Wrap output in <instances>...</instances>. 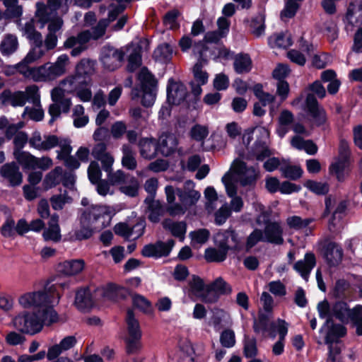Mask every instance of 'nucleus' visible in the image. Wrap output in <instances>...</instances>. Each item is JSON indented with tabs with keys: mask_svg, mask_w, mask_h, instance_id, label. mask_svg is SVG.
Wrapping results in <instances>:
<instances>
[{
	"mask_svg": "<svg viewBox=\"0 0 362 362\" xmlns=\"http://www.w3.org/2000/svg\"><path fill=\"white\" fill-rule=\"evenodd\" d=\"M141 156L146 159H152L155 157L157 147L154 140L151 138H143L139 141Z\"/></svg>",
	"mask_w": 362,
	"mask_h": 362,
	"instance_id": "e433bc0d",
	"label": "nucleus"
},
{
	"mask_svg": "<svg viewBox=\"0 0 362 362\" xmlns=\"http://www.w3.org/2000/svg\"><path fill=\"white\" fill-rule=\"evenodd\" d=\"M313 221V218H302L298 216H292L286 218V223L290 228L296 230L304 229Z\"/></svg>",
	"mask_w": 362,
	"mask_h": 362,
	"instance_id": "680f3d73",
	"label": "nucleus"
},
{
	"mask_svg": "<svg viewBox=\"0 0 362 362\" xmlns=\"http://www.w3.org/2000/svg\"><path fill=\"white\" fill-rule=\"evenodd\" d=\"M275 330L279 333L280 339H285L288 332V324L281 319H278L276 322L271 323L269 332L272 339L276 337Z\"/></svg>",
	"mask_w": 362,
	"mask_h": 362,
	"instance_id": "e2e57ef3",
	"label": "nucleus"
},
{
	"mask_svg": "<svg viewBox=\"0 0 362 362\" xmlns=\"http://www.w3.org/2000/svg\"><path fill=\"white\" fill-rule=\"evenodd\" d=\"M165 194L167 202V212L171 216H181L194 206L201 198V194L195 189V184L187 180L182 188L166 185Z\"/></svg>",
	"mask_w": 362,
	"mask_h": 362,
	"instance_id": "f257e3e1",
	"label": "nucleus"
},
{
	"mask_svg": "<svg viewBox=\"0 0 362 362\" xmlns=\"http://www.w3.org/2000/svg\"><path fill=\"white\" fill-rule=\"evenodd\" d=\"M319 316L321 318H327L329 320L335 317L343 323H349L351 320L352 309H350L346 302L337 301L329 305L326 300L320 302L317 305Z\"/></svg>",
	"mask_w": 362,
	"mask_h": 362,
	"instance_id": "0eeeda50",
	"label": "nucleus"
},
{
	"mask_svg": "<svg viewBox=\"0 0 362 362\" xmlns=\"http://www.w3.org/2000/svg\"><path fill=\"white\" fill-rule=\"evenodd\" d=\"M346 334V329L341 325H333L328 330L325 337V343L329 346H332L339 338L343 337Z\"/></svg>",
	"mask_w": 362,
	"mask_h": 362,
	"instance_id": "8fccbe9b",
	"label": "nucleus"
},
{
	"mask_svg": "<svg viewBox=\"0 0 362 362\" xmlns=\"http://www.w3.org/2000/svg\"><path fill=\"white\" fill-rule=\"evenodd\" d=\"M72 118L74 125L76 128L85 127L89 121L88 115L85 114L84 107L81 105H76L73 108Z\"/></svg>",
	"mask_w": 362,
	"mask_h": 362,
	"instance_id": "864d4df0",
	"label": "nucleus"
},
{
	"mask_svg": "<svg viewBox=\"0 0 362 362\" xmlns=\"http://www.w3.org/2000/svg\"><path fill=\"white\" fill-rule=\"evenodd\" d=\"M65 92L66 90L62 86L59 88H55L51 92V98L53 102H57L59 104L60 110L62 112L67 113L70 110L71 100L70 98L64 97Z\"/></svg>",
	"mask_w": 362,
	"mask_h": 362,
	"instance_id": "c9c22d12",
	"label": "nucleus"
},
{
	"mask_svg": "<svg viewBox=\"0 0 362 362\" xmlns=\"http://www.w3.org/2000/svg\"><path fill=\"white\" fill-rule=\"evenodd\" d=\"M43 54L42 46L35 45V47L27 54L21 62L16 65L15 68H25L40 59Z\"/></svg>",
	"mask_w": 362,
	"mask_h": 362,
	"instance_id": "603ef678",
	"label": "nucleus"
},
{
	"mask_svg": "<svg viewBox=\"0 0 362 362\" xmlns=\"http://www.w3.org/2000/svg\"><path fill=\"white\" fill-rule=\"evenodd\" d=\"M145 202L148 204L147 214L148 220L154 223H158L160 218L167 211V208L165 209L159 200L146 199Z\"/></svg>",
	"mask_w": 362,
	"mask_h": 362,
	"instance_id": "7c9ffc66",
	"label": "nucleus"
},
{
	"mask_svg": "<svg viewBox=\"0 0 362 362\" xmlns=\"http://www.w3.org/2000/svg\"><path fill=\"white\" fill-rule=\"evenodd\" d=\"M4 103L11 105L13 107L23 106L26 103V95L23 91L11 93L4 91L2 94Z\"/></svg>",
	"mask_w": 362,
	"mask_h": 362,
	"instance_id": "c03bdc74",
	"label": "nucleus"
},
{
	"mask_svg": "<svg viewBox=\"0 0 362 362\" xmlns=\"http://www.w3.org/2000/svg\"><path fill=\"white\" fill-rule=\"evenodd\" d=\"M18 47V40L15 35L7 34L0 44V51L3 55H11Z\"/></svg>",
	"mask_w": 362,
	"mask_h": 362,
	"instance_id": "58836bf2",
	"label": "nucleus"
},
{
	"mask_svg": "<svg viewBox=\"0 0 362 362\" xmlns=\"http://www.w3.org/2000/svg\"><path fill=\"white\" fill-rule=\"evenodd\" d=\"M247 23L250 33L255 37H259L264 35L265 18L262 14H258L252 18L250 21H245Z\"/></svg>",
	"mask_w": 362,
	"mask_h": 362,
	"instance_id": "f704fd0d",
	"label": "nucleus"
},
{
	"mask_svg": "<svg viewBox=\"0 0 362 362\" xmlns=\"http://www.w3.org/2000/svg\"><path fill=\"white\" fill-rule=\"evenodd\" d=\"M139 187L138 180L135 177L129 176L124 184L120 186L119 190L127 196L135 197L138 194Z\"/></svg>",
	"mask_w": 362,
	"mask_h": 362,
	"instance_id": "bf43d9fd",
	"label": "nucleus"
},
{
	"mask_svg": "<svg viewBox=\"0 0 362 362\" xmlns=\"http://www.w3.org/2000/svg\"><path fill=\"white\" fill-rule=\"evenodd\" d=\"M280 172L284 177L293 180L299 179L303 175V170L300 166L291 165L285 160H282Z\"/></svg>",
	"mask_w": 362,
	"mask_h": 362,
	"instance_id": "ea45409f",
	"label": "nucleus"
},
{
	"mask_svg": "<svg viewBox=\"0 0 362 362\" xmlns=\"http://www.w3.org/2000/svg\"><path fill=\"white\" fill-rule=\"evenodd\" d=\"M85 268V262L82 259H70L59 264L58 272L65 276H75Z\"/></svg>",
	"mask_w": 362,
	"mask_h": 362,
	"instance_id": "bb28decb",
	"label": "nucleus"
},
{
	"mask_svg": "<svg viewBox=\"0 0 362 362\" xmlns=\"http://www.w3.org/2000/svg\"><path fill=\"white\" fill-rule=\"evenodd\" d=\"M13 156L18 163L24 169L34 170L36 164V157L27 151H13Z\"/></svg>",
	"mask_w": 362,
	"mask_h": 362,
	"instance_id": "79ce46f5",
	"label": "nucleus"
},
{
	"mask_svg": "<svg viewBox=\"0 0 362 362\" xmlns=\"http://www.w3.org/2000/svg\"><path fill=\"white\" fill-rule=\"evenodd\" d=\"M231 291L230 286L221 277L217 278L214 281L208 285V292H212L217 295L218 299L221 295H228Z\"/></svg>",
	"mask_w": 362,
	"mask_h": 362,
	"instance_id": "37998d69",
	"label": "nucleus"
},
{
	"mask_svg": "<svg viewBox=\"0 0 362 362\" xmlns=\"http://www.w3.org/2000/svg\"><path fill=\"white\" fill-rule=\"evenodd\" d=\"M189 294L195 296L206 303H216L218 296L212 292H208V286H205L203 280L197 276H193L189 280Z\"/></svg>",
	"mask_w": 362,
	"mask_h": 362,
	"instance_id": "4468645a",
	"label": "nucleus"
},
{
	"mask_svg": "<svg viewBox=\"0 0 362 362\" xmlns=\"http://www.w3.org/2000/svg\"><path fill=\"white\" fill-rule=\"evenodd\" d=\"M231 170L238 175L242 186H250L255 183L257 177L256 169L253 167L247 168L242 160L235 159L231 165Z\"/></svg>",
	"mask_w": 362,
	"mask_h": 362,
	"instance_id": "2eb2a0df",
	"label": "nucleus"
},
{
	"mask_svg": "<svg viewBox=\"0 0 362 362\" xmlns=\"http://www.w3.org/2000/svg\"><path fill=\"white\" fill-rule=\"evenodd\" d=\"M320 250L329 266H337L342 260L343 250L334 242L325 241L320 243Z\"/></svg>",
	"mask_w": 362,
	"mask_h": 362,
	"instance_id": "f3484780",
	"label": "nucleus"
},
{
	"mask_svg": "<svg viewBox=\"0 0 362 362\" xmlns=\"http://www.w3.org/2000/svg\"><path fill=\"white\" fill-rule=\"evenodd\" d=\"M228 252L221 248H208L205 250L204 257L209 262H220L226 259Z\"/></svg>",
	"mask_w": 362,
	"mask_h": 362,
	"instance_id": "052dcab7",
	"label": "nucleus"
},
{
	"mask_svg": "<svg viewBox=\"0 0 362 362\" xmlns=\"http://www.w3.org/2000/svg\"><path fill=\"white\" fill-rule=\"evenodd\" d=\"M345 23L346 29L350 28L351 30L362 24V0H351L346 13Z\"/></svg>",
	"mask_w": 362,
	"mask_h": 362,
	"instance_id": "412c9836",
	"label": "nucleus"
},
{
	"mask_svg": "<svg viewBox=\"0 0 362 362\" xmlns=\"http://www.w3.org/2000/svg\"><path fill=\"white\" fill-rule=\"evenodd\" d=\"M165 230L169 231L172 235L183 241L187 231V224L185 221H175L170 218H165L162 222Z\"/></svg>",
	"mask_w": 362,
	"mask_h": 362,
	"instance_id": "2f4dec72",
	"label": "nucleus"
},
{
	"mask_svg": "<svg viewBox=\"0 0 362 362\" xmlns=\"http://www.w3.org/2000/svg\"><path fill=\"white\" fill-rule=\"evenodd\" d=\"M204 197L206 199V208L209 212L213 211L216 207L218 195L215 189L212 187H208L204 190Z\"/></svg>",
	"mask_w": 362,
	"mask_h": 362,
	"instance_id": "338daca9",
	"label": "nucleus"
},
{
	"mask_svg": "<svg viewBox=\"0 0 362 362\" xmlns=\"http://www.w3.org/2000/svg\"><path fill=\"white\" fill-rule=\"evenodd\" d=\"M56 140L57 141L55 142L56 144H54V147L57 146L59 148V150L57 151V158L59 160H62L70 155L72 151L71 141L69 139L58 136H57Z\"/></svg>",
	"mask_w": 362,
	"mask_h": 362,
	"instance_id": "6e6d98bb",
	"label": "nucleus"
},
{
	"mask_svg": "<svg viewBox=\"0 0 362 362\" xmlns=\"http://www.w3.org/2000/svg\"><path fill=\"white\" fill-rule=\"evenodd\" d=\"M77 37L79 42V46L72 49L71 54L74 57L79 55L82 52L86 49L87 47L86 44L92 40L91 32L90 30H83L79 33L77 35Z\"/></svg>",
	"mask_w": 362,
	"mask_h": 362,
	"instance_id": "13d9d810",
	"label": "nucleus"
},
{
	"mask_svg": "<svg viewBox=\"0 0 362 362\" xmlns=\"http://www.w3.org/2000/svg\"><path fill=\"white\" fill-rule=\"evenodd\" d=\"M115 214L112 207L107 205H92L83 212V223H90L95 229H101L109 225L112 216Z\"/></svg>",
	"mask_w": 362,
	"mask_h": 362,
	"instance_id": "6e6552de",
	"label": "nucleus"
},
{
	"mask_svg": "<svg viewBox=\"0 0 362 362\" xmlns=\"http://www.w3.org/2000/svg\"><path fill=\"white\" fill-rule=\"evenodd\" d=\"M166 89L167 100L173 105H180L187 96V88L179 79L169 78Z\"/></svg>",
	"mask_w": 362,
	"mask_h": 362,
	"instance_id": "dca6fc26",
	"label": "nucleus"
},
{
	"mask_svg": "<svg viewBox=\"0 0 362 362\" xmlns=\"http://www.w3.org/2000/svg\"><path fill=\"white\" fill-rule=\"evenodd\" d=\"M349 165V158H339L330 166V172L335 175L339 181L344 180Z\"/></svg>",
	"mask_w": 362,
	"mask_h": 362,
	"instance_id": "09e8293b",
	"label": "nucleus"
},
{
	"mask_svg": "<svg viewBox=\"0 0 362 362\" xmlns=\"http://www.w3.org/2000/svg\"><path fill=\"white\" fill-rule=\"evenodd\" d=\"M47 34L45 40V45L47 49H54L58 41V37L62 35L64 21L61 17H55L52 21H47Z\"/></svg>",
	"mask_w": 362,
	"mask_h": 362,
	"instance_id": "aec40b11",
	"label": "nucleus"
},
{
	"mask_svg": "<svg viewBox=\"0 0 362 362\" xmlns=\"http://www.w3.org/2000/svg\"><path fill=\"white\" fill-rule=\"evenodd\" d=\"M316 264V259L314 254L306 253L304 259L298 261L293 266L294 269L305 279L308 280L310 272Z\"/></svg>",
	"mask_w": 362,
	"mask_h": 362,
	"instance_id": "c85d7f7f",
	"label": "nucleus"
},
{
	"mask_svg": "<svg viewBox=\"0 0 362 362\" xmlns=\"http://www.w3.org/2000/svg\"><path fill=\"white\" fill-rule=\"evenodd\" d=\"M68 1L69 0H47V8H49L50 12H52L54 16H58V11H60L61 14L64 15L69 10Z\"/></svg>",
	"mask_w": 362,
	"mask_h": 362,
	"instance_id": "69168bd1",
	"label": "nucleus"
},
{
	"mask_svg": "<svg viewBox=\"0 0 362 362\" xmlns=\"http://www.w3.org/2000/svg\"><path fill=\"white\" fill-rule=\"evenodd\" d=\"M175 245V241L172 239L167 242L158 241L154 244L145 245L141 251L143 256L146 257L159 258L168 256Z\"/></svg>",
	"mask_w": 362,
	"mask_h": 362,
	"instance_id": "6ab92c4d",
	"label": "nucleus"
},
{
	"mask_svg": "<svg viewBox=\"0 0 362 362\" xmlns=\"http://www.w3.org/2000/svg\"><path fill=\"white\" fill-rule=\"evenodd\" d=\"M136 86L131 90L132 100L140 99L145 107H152L156 100L158 80L149 69H140L136 76Z\"/></svg>",
	"mask_w": 362,
	"mask_h": 362,
	"instance_id": "20e7f679",
	"label": "nucleus"
},
{
	"mask_svg": "<svg viewBox=\"0 0 362 362\" xmlns=\"http://www.w3.org/2000/svg\"><path fill=\"white\" fill-rule=\"evenodd\" d=\"M122 165L124 168L133 170L137 166V162L135 158V153L129 145H124L122 148Z\"/></svg>",
	"mask_w": 362,
	"mask_h": 362,
	"instance_id": "de8ad7c7",
	"label": "nucleus"
},
{
	"mask_svg": "<svg viewBox=\"0 0 362 362\" xmlns=\"http://www.w3.org/2000/svg\"><path fill=\"white\" fill-rule=\"evenodd\" d=\"M356 327V333L362 335V305H358L352 309L351 320Z\"/></svg>",
	"mask_w": 362,
	"mask_h": 362,
	"instance_id": "774afa93",
	"label": "nucleus"
},
{
	"mask_svg": "<svg viewBox=\"0 0 362 362\" xmlns=\"http://www.w3.org/2000/svg\"><path fill=\"white\" fill-rule=\"evenodd\" d=\"M76 339L74 336H67L62 339L59 344L50 346L48 348L47 358L49 361L57 358L62 353L71 349L76 344Z\"/></svg>",
	"mask_w": 362,
	"mask_h": 362,
	"instance_id": "b1692460",
	"label": "nucleus"
},
{
	"mask_svg": "<svg viewBox=\"0 0 362 362\" xmlns=\"http://www.w3.org/2000/svg\"><path fill=\"white\" fill-rule=\"evenodd\" d=\"M257 211H259L260 215L257 216L256 222L261 225L262 222L265 223L263 235L264 242H267L276 245H281L284 243L283 228L281 224L276 221H266L267 216L264 214V207L262 204L257 203L255 204Z\"/></svg>",
	"mask_w": 362,
	"mask_h": 362,
	"instance_id": "1a4fd4ad",
	"label": "nucleus"
},
{
	"mask_svg": "<svg viewBox=\"0 0 362 362\" xmlns=\"http://www.w3.org/2000/svg\"><path fill=\"white\" fill-rule=\"evenodd\" d=\"M63 174V169L61 167H56L50 171L45 177L43 184L46 189L52 188L58 185Z\"/></svg>",
	"mask_w": 362,
	"mask_h": 362,
	"instance_id": "4d7b16f0",
	"label": "nucleus"
},
{
	"mask_svg": "<svg viewBox=\"0 0 362 362\" xmlns=\"http://www.w3.org/2000/svg\"><path fill=\"white\" fill-rule=\"evenodd\" d=\"M60 85L67 93L76 92L77 97L83 102H88L92 98L90 90L91 78L86 71H77L75 75L63 80Z\"/></svg>",
	"mask_w": 362,
	"mask_h": 362,
	"instance_id": "423d86ee",
	"label": "nucleus"
},
{
	"mask_svg": "<svg viewBox=\"0 0 362 362\" xmlns=\"http://www.w3.org/2000/svg\"><path fill=\"white\" fill-rule=\"evenodd\" d=\"M54 285L47 284L42 289L26 292L18 298V305L25 309L36 308L37 311L54 309L60 300Z\"/></svg>",
	"mask_w": 362,
	"mask_h": 362,
	"instance_id": "7ed1b4c3",
	"label": "nucleus"
},
{
	"mask_svg": "<svg viewBox=\"0 0 362 362\" xmlns=\"http://www.w3.org/2000/svg\"><path fill=\"white\" fill-rule=\"evenodd\" d=\"M57 136L47 134L42 136L39 132L33 133L29 139V144L30 147L40 151H47L54 148L57 141Z\"/></svg>",
	"mask_w": 362,
	"mask_h": 362,
	"instance_id": "4be33fe9",
	"label": "nucleus"
},
{
	"mask_svg": "<svg viewBox=\"0 0 362 362\" xmlns=\"http://www.w3.org/2000/svg\"><path fill=\"white\" fill-rule=\"evenodd\" d=\"M215 245L226 251L238 250L239 240L236 234L232 230H225L217 233L214 236Z\"/></svg>",
	"mask_w": 362,
	"mask_h": 362,
	"instance_id": "5701e85b",
	"label": "nucleus"
},
{
	"mask_svg": "<svg viewBox=\"0 0 362 362\" xmlns=\"http://www.w3.org/2000/svg\"><path fill=\"white\" fill-rule=\"evenodd\" d=\"M64 69H20L25 78L36 82H47L55 80L64 74Z\"/></svg>",
	"mask_w": 362,
	"mask_h": 362,
	"instance_id": "a211bd4d",
	"label": "nucleus"
},
{
	"mask_svg": "<svg viewBox=\"0 0 362 362\" xmlns=\"http://www.w3.org/2000/svg\"><path fill=\"white\" fill-rule=\"evenodd\" d=\"M23 35L26 37L35 45H42V36L41 33L36 30L33 19L26 22L21 29Z\"/></svg>",
	"mask_w": 362,
	"mask_h": 362,
	"instance_id": "72a5a7b5",
	"label": "nucleus"
},
{
	"mask_svg": "<svg viewBox=\"0 0 362 362\" xmlns=\"http://www.w3.org/2000/svg\"><path fill=\"white\" fill-rule=\"evenodd\" d=\"M42 237L46 241L59 242L62 239L61 230L59 225V216L53 214L48 223V226L43 233Z\"/></svg>",
	"mask_w": 362,
	"mask_h": 362,
	"instance_id": "cd10ccee",
	"label": "nucleus"
},
{
	"mask_svg": "<svg viewBox=\"0 0 362 362\" xmlns=\"http://www.w3.org/2000/svg\"><path fill=\"white\" fill-rule=\"evenodd\" d=\"M269 45L274 48L286 49L292 45L291 35L288 33L274 35L269 38Z\"/></svg>",
	"mask_w": 362,
	"mask_h": 362,
	"instance_id": "3c124183",
	"label": "nucleus"
},
{
	"mask_svg": "<svg viewBox=\"0 0 362 362\" xmlns=\"http://www.w3.org/2000/svg\"><path fill=\"white\" fill-rule=\"evenodd\" d=\"M346 209V202L345 201H339L337 202L336 199L327 197L325 200V211L324 216L331 213L333 214L329 220L328 228L331 232H337L340 230L342 226L341 218Z\"/></svg>",
	"mask_w": 362,
	"mask_h": 362,
	"instance_id": "9d476101",
	"label": "nucleus"
},
{
	"mask_svg": "<svg viewBox=\"0 0 362 362\" xmlns=\"http://www.w3.org/2000/svg\"><path fill=\"white\" fill-rule=\"evenodd\" d=\"M303 109L307 113L309 120L313 125L322 127L326 124L327 122L326 111L319 105L316 98L313 94L308 93L307 95Z\"/></svg>",
	"mask_w": 362,
	"mask_h": 362,
	"instance_id": "9b49d317",
	"label": "nucleus"
},
{
	"mask_svg": "<svg viewBox=\"0 0 362 362\" xmlns=\"http://www.w3.org/2000/svg\"><path fill=\"white\" fill-rule=\"evenodd\" d=\"M126 322L128 332L126 337L127 349L129 353H133L139 348L141 332L139 321L134 317L132 310L127 311Z\"/></svg>",
	"mask_w": 362,
	"mask_h": 362,
	"instance_id": "f8f14e48",
	"label": "nucleus"
},
{
	"mask_svg": "<svg viewBox=\"0 0 362 362\" xmlns=\"http://www.w3.org/2000/svg\"><path fill=\"white\" fill-rule=\"evenodd\" d=\"M144 46H148L146 42L140 41L138 43L127 45L124 49V48L119 49L109 48L103 54L101 60L105 66H117V64H115L114 62H123L127 54L128 68H139L142 64L141 57Z\"/></svg>",
	"mask_w": 362,
	"mask_h": 362,
	"instance_id": "39448f33",
	"label": "nucleus"
},
{
	"mask_svg": "<svg viewBox=\"0 0 362 362\" xmlns=\"http://www.w3.org/2000/svg\"><path fill=\"white\" fill-rule=\"evenodd\" d=\"M93 230H95L93 226L83 223V217H81V228L75 230L73 238L78 240L88 239L92 235Z\"/></svg>",
	"mask_w": 362,
	"mask_h": 362,
	"instance_id": "0e129e2a",
	"label": "nucleus"
},
{
	"mask_svg": "<svg viewBox=\"0 0 362 362\" xmlns=\"http://www.w3.org/2000/svg\"><path fill=\"white\" fill-rule=\"evenodd\" d=\"M6 10L4 14L9 18H20L23 15V8L18 4V0H5L4 3Z\"/></svg>",
	"mask_w": 362,
	"mask_h": 362,
	"instance_id": "49530a36",
	"label": "nucleus"
},
{
	"mask_svg": "<svg viewBox=\"0 0 362 362\" xmlns=\"http://www.w3.org/2000/svg\"><path fill=\"white\" fill-rule=\"evenodd\" d=\"M76 306L81 310H86L93 305V300L88 289H80L77 291L75 299Z\"/></svg>",
	"mask_w": 362,
	"mask_h": 362,
	"instance_id": "4c0bfd02",
	"label": "nucleus"
},
{
	"mask_svg": "<svg viewBox=\"0 0 362 362\" xmlns=\"http://www.w3.org/2000/svg\"><path fill=\"white\" fill-rule=\"evenodd\" d=\"M254 132H258L261 135V141L262 143V152H256V157L257 160H263L265 157L269 156V150L267 148V147L264 146L266 143V140L269 138V130L265 128L264 127H256L253 129H249L246 131L245 134L243 136V139L245 140V138L247 136V143L250 142V140L251 139V136Z\"/></svg>",
	"mask_w": 362,
	"mask_h": 362,
	"instance_id": "c756f323",
	"label": "nucleus"
},
{
	"mask_svg": "<svg viewBox=\"0 0 362 362\" xmlns=\"http://www.w3.org/2000/svg\"><path fill=\"white\" fill-rule=\"evenodd\" d=\"M178 144L177 139L173 134H163L158 142L157 148L164 156H168L175 151Z\"/></svg>",
	"mask_w": 362,
	"mask_h": 362,
	"instance_id": "a878e982",
	"label": "nucleus"
},
{
	"mask_svg": "<svg viewBox=\"0 0 362 362\" xmlns=\"http://www.w3.org/2000/svg\"><path fill=\"white\" fill-rule=\"evenodd\" d=\"M323 82H329L327 90L330 94H335L339 90L340 81L336 78V73L332 69H327L321 74Z\"/></svg>",
	"mask_w": 362,
	"mask_h": 362,
	"instance_id": "a18cd8bd",
	"label": "nucleus"
},
{
	"mask_svg": "<svg viewBox=\"0 0 362 362\" xmlns=\"http://www.w3.org/2000/svg\"><path fill=\"white\" fill-rule=\"evenodd\" d=\"M173 49L169 44L159 45L153 52V58L160 63H167L172 57Z\"/></svg>",
	"mask_w": 362,
	"mask_h": 362,
	"instance_id": "5fc2aeb1",
	"label": "nucleus"
},
{
	"mask_svg": "<svg viewBox=\"0 0 362 362\" xmlns=\"http://www.w3.org/2000/svg\"><path fill=\"white\" fill-rule=\"evenodd\" d=\"M0 175L6 179L11 186H17L21 184L23 176L18 165L12 162L6 163L0 169Z\"/></svg>",
	"mask_w": 362,
	"mask_h": 362,
	"instance_id": "393cba45",
	"label": "nucleus"
},
{
	"mask_svg": "<svg viewBox=\"0 0 362 362\" xmlns=\"http://www.w3.org/2000/svg\"><path fill=\"white\" fill-rule=\"evenodd\" d=\"M58 320L54 309H46L44 311L23 310L12 318L11 323L19 332L35 335L40 333L44 326H49Z\"/></svg>",
	"mask_w": 362,
	"mask_h": 362,
	"instance_id": "f03ea898",
	"label": "nucleus"
},
{
	"mask_svg": "<svg viewBox=\"0 0 362 362\" xmlns=\"http://www.w3.org/2000/svg\"><path fill=\"white\" fill-rule=\"evenodd\" d=\"M179 45L182 51L186 52L192 47L194 54L197 58V62L194 68H201L206 64L208 60L207 52H209L205 43L203 41L194 42L189 36H183L180 42Z\"/></svg>",
	"mask_w": 362,
	"mask_h": 362,
	"instance_id": "ddd939ff",
	"label": "nucleus"
},
{
	"mask_svg": "<svg viewBox=\"0 0 362 362\" xmlns=\"http://www.w3.org/2000/svg\"><path fill=\"white\" fill-rule=\"evenodd\" d=\"M36 11L35 16L37 21L41 24V27H44L47 24V21H52L56 16L50 12L47 4L43 2H37L35 4Z\"/></svg>",
	"mask_w": 362,
	"mask_h": 362,
	"instance_id": "a19ab883",
	"label": "nucleus"
},
{
	"mask_svg": "<svg viewBox=\"0 0 362 362\" xmlns=\"http://www.w3.org/2000/svg\"><path fill=\"white\" fill-rule=\"evenodd\" d=\"M294 115L288 110H283L279 117L276 133L280 137H284L291 129V125L293 123Z\"/></svg>",
	"mask_w": 362,
	"mask_h": 362,
	"instance_id": "473e14b6",
	"label": "nucleus"
}]
</instances>
